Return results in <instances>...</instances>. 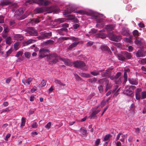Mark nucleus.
<instances>
[{
	"instance_id": "f257e3e1",
	"label": "nucleus",
	"mask_w": 146,
	"mask_h": 146,
	"mask_svg": "<svg viewBox=\"0 0 146 146\" xmlns=\"http://www.w3.org/2000/svg\"><path fill=\"white\" fill-rule=\"evenodd\" d=\"M60 59L59 56L56 53L49 54L46 58V61L48 62L49 64H55Z\"/></svg>"
},
{
	"instance_id": "f03ea898",
	"label": "nucleus",
	"mask_w": 146,
	"mask_h": 146,
	"mask_svg": "<svg viewBox=\"0 0 146 146\" xmlns=\"http://www.w3.org/2000/svg\"><path fill=\"white\" fill-rule=\"evenodd\" d=\"M24 11V10L23 8H20L15 12V14L14 15V17L17 18V19L19 20H21L25 19L27 17L26 16H23L20 18H17L18 16H20V15L22 14Z\"/></svg>"
},
{
	"instance_id": "7ed1b4c3",
	"label": "nucleus",
	"mask_w": 146,
	"mask_h": 146,
	"mask_svg": "<svg viewBox=\"0 0 146 146\" xmlns=\"http://www.w3.org/2000/svg\"><path fill=\"white\" fill-rule=\"evenodd\" d=\"M112 70V69H108L105 70H101L102 72H100L101 75L103 77H109L111 74V70Z\"/></svg>"
},
{
	"instance_id": "20e7f679",
	"label": "nucleus",
	"mask_w": 146,
	"mask_h": 146,
	"mask_svg": "<svg viewBox=\"0 0 146 146\" xmlns=\"http://www.w3.org/2000/svg\"><path fill=\"white\" fill-rule=\"evenodd\" d=\"M74 67L76 68H82L86 66L84 62L81 61H77L73 63Z\"/></svg>"
},
{
	"instance_id": "39448f33",
	"label": "nucleus",
	"mask_w": 146,
	"mask_h": 146,
	"mask_svg": "<svg viewBox=\"0 0 146 146\" xmlns=\"http://www.w3.org/2000/svg\"><path fill=\"white\" fill-rule=\"evenodd\" d=\"M52 36V33H42L41 35L40 36H38L37 37L40 40L43 39L45 38H48L49 37Z\"/></svg>"
},
{
	"instance_id": "423d86ee",
	"label": "nucleus",
	"mask_w": 146,
	"mask_h": 146,
	"mask_svg": "<svg viewBox=\"0 0 146 146\" xmlns=\"http://www.w3.org/2000/svg\"><path fill=\"white\" fill-rule=\"evenodd\" d=\"M49 50L48 49H41L39 51V57L40 58H42L45 57H47L48 55L46 54V52H49Z\"/></svg>"
},
{
	"instance_id": "0eeeda50",
	"label": "nucleus",
	"mask_w": 146,
	"mask_h": 146,
	"mask_svg": "<svg viewBox=\"0 0 146 146\" xmlns=\"http://www.w3.org/2000/svg\"><path fill=\"white\" fill-rule=\"evenodd\" d=\"M109 37L110 40L115 42H118L121 39L120 36H117L113 34L110 35Z\"/></svg>"
},
{
	"instance_id": "6e6552de",
	"label": "nucleus",
	"mask_w": 146,
	"mask_h": 146,
	"mask_svg": "<svg viewBox=\"0 0 146 146\" xmlns=\"http://www.w3.org/2000/svg\"><path fill=\"white\" fill-rule=\"evenodd\" d=\"M122 53L124 55L126 59L129 60L131 59L132 57L131 54L126 51H122Z\"/></svg>"
},
{
	"instance_id": "1a4fd4ad",
	"label": "nucleus",
	"mask_w": 146,
	"mask_h": 146,
	"mask_svg": "<svg viewBox=\"0 0 146 146\" xmlns=\"http://www.w3.org/2000/svg\"><path fill=\"white\" fill-rule=\"evenodd\" d=\"M50 3L49 1L46 0H37V4L44 5V6L48 5Z\"/></svg>"
},
{
	"instance_id": "9d476101",
	"label": "nucleus",
	"mask_w": 146,
	"mask_h": 146,
	"mask_svg": "<svg viewBox=\"0 0 146 146\" xmlns=\"http://www.w3.org/2000/svg\"><path fill=\"white\" fill-rule=\"evenodd\" d=\"M136 56L137 57H141L145 56V54L144 51L141 50H139L136 52Z\"/></svg>"
},
{
	"instance_id": "9b49d317",
	"label": "nucleus",
	"mask_w": 146,
	"mask_h": 146,
	"mask_svg": "<svg viewBox=\"0 0 146 146\" xmlns=\"http://www.w3.org/2000/svg\"><path fill=\"white\" fill-rule=\"evenodd\" d=\"M117 57L118 60L120 61H125L126 58L121 52V54H117Z\"/></svg>"
},
{
	"instance_id": "f8f14e48",
	"label": "nucleus",
	"mask_w": 146,
	"mask_h": 146,
	"mask_svg": "<svg viewBox=\"0 0 146 146\" xmlns=\"http://www.w3.org/2000/svg\"><path fill=\"white\" fill-rule=\"evenodd\" d=\"M50 8L46 7H43L40 8H37V13H41L43 12L47 11Z\"/></svg>"
},
{
	"instance_id": "ddd939ff",
	"label": "nucleus",
	"mask_w": 146,
	"mask_h": 146,
	"mask_svg": "<svg viewBox=\"0 0 146 146\" xmlns=\"http://www.w3.org/2000/svg\"><path fill=\"white\" fill-rule=\"evenodd\" d=\"M30 31H29V33L32 36H36V31L33 27H30Z\"/></svg>"
},
{
	"instance_id": "4468645a",
	"label": "nucleus",
	"mask_w": 146,
	"mask_h": 146,
	"mask_svg": "<svg viewBox=\"0 0 146 146\" xmlns=\"http://www.w3.org/2000/svg\"><path fill=\"white\" fill-rule=\"evenodd\" d=\"M115 26L112 25H108L106 26L105 28L108 31H110L113 30L114 29Z\"/></svg>"
},
{
	"instance_id": "2eb2a0df",
	"label": "nucleus",
	"mask_w": 146,
	"mask_h": 146,
	"mask_svg": "<svg viewBox=\"0 0 146 146\" xmlns=\"http://www.w3.org/2000/svg\"><path fill=\"white\" fill-rule=\"evenodd\" d=\"M128 80L129 83L132 85H137L138 84V82L136 79L130 78H128Z\"/></svg>"
},
{
	"instance_id": "dca6fc26",
	"label": "nucleus",
	"mask_w": 146,
	"mask_h": 146,
	"mask_svg": "<svg viewBox=\"0 0 146 146\" xmlns=\"http://www.w3.org/2000/svg\"><path fill=\"white\" fill-rule=\"evenodd\" d=\"M32 80L31 78H29L28 79L25 80L23 79L22 80V82L23 84L26 85H29Z\"/></svg>"
},
{
	"instance_id": "f3484780",
	"label": "nucleus",
	"mask_w": 146,
	"mask_h": 146,
	"mask_svg": "<svg viewBox=\"0 0 146 146\" xmlns=\"http://www.w3.org/2000/svg\"><path fill=\"white\" fill-rule=\"evenodd\" d=\"M10 2L9 0H1L0 1V5L3 6L9 4Z\"/></svg>"
},
{
	"instance_id": "a211bd4d",
	"label": "nucleus",
	"mask_w": 146,
	"mask_h": 146,
	"mask_svg": "<svg viewBox=\"0 0 146 146\" xmlns=\"http://www.w3.org/2000/svg\"><path fill=\"white\" fill-rule=\"evenodd\" d=\"M101 49L104 51H107L109 53H111V51L109 48L106 46L102 45L100 47Z\"/></svg>"
},
{
	"instance_id": "6ab92c4d",
	"label": "nucleus",
	"mask_w": 146,
	"mask_h": 146,
	"mask_svg": "<svg viewBox=\"0 0 146 146\" xmlns=\"http://www.w3.org/2000/svg\"><path fill=\"white\" fill-rule=\"evenodd\" d=\"M101 72H102V71L100 70H94L93 71H91L90 73L92 75L96 76L99 75Z\"/></svg>"
},
{
	"instance_id": "aec40b11",
	"label": "nucleus",
	"mask_w": 146,
	"mask_h": 146,
	"mask_svg": "<svg viewBox=\"0 0 146 146\" xmlns=\"http://www.w3.org/2000/svg\"><path fill=\"white\" fill-rule=\"evenodd\" d=\"M106 88L105 89L106 92L109 89H111L112 87V85L110 83H109L108 79H106Z\"/></svg>"
},
{
	"instance_id": "412c9836",
	"label": "nucleus",
	"mask_w": 146,
	"mask_h": 146,
	"mask_svg": "<svg viewBox=\"0 0 146 146\" xmlns=\"http://www.w3.org/2000/svg\"><path fill=\"white\" fill-rule=\"evenodd\" d=\"M62 60L64 62L65 65L70 66L72 65V63L70 60L68 59H62Z\"/></svg>"
},
{
	"instance_id": "4be33fe9",
	"label": "nucleus",
	"mask_w": 146,
	"mask_h": 146,
	"mask_svg": "<svg viewBox=\"0 0 146 146\" xmlns=\"http://www.w3.org/2000/svg\"><path fill=\"white\" fill-rule=\"evenodd\" d=\"M100 111V110H97L93 111L90 116V118L91 119L94 118L96 116V115L99 113Z\"/></svg>"
},
{
	"instance_id": "5701e85b",
	"label": "nucleus",
	"mask_w": 146,
	"mask_h": 146,
	"mask_svg": "<svg viewBox=\"0 0 146 146\" xmlns=\"http://www.w3.org/2000/svg\"><path fill=\"white\" fill-rule=\"evenodd\" d=\"M14 38L15 40H17V41H21L23 39V38L21 35L17 34L15 36Z\"/></svg>"
},
{
	"instance_id": "b1692460",
	"label": "nucleus",
	"mask_w": 146,
	"mask_h": 146,
	"mask_svg": "<svg viewBox=\"0 0 146 146\" xmlns=\"http://www.w3.org/2000/svg\"><path fill=\"white\" fill-rule=\"evenodd\" d=\"M79 43V42H75L70 44L68 48V49H70L76 46Z\"/></svg>"
},
{
	"instance_id": "393cba45",
	"label": "nucleus",
	"mask_w": 146,
	"mask_h": 146,
	"mask_svg": "<svg viewBox=\"0 0 146 146\" xmlns=\"http://www.w3.org/2000/svg\"><path fill=\"white\" fill-rule=\"evenodd\" d=\"M80 132L83 135L87 136V130L84 127L81 128L80 129Z\"/></svg>"
},
{
	"instance_id": "a878e982",
	"label": "nucleus",
	"mask_w": 146,
	"mask_h": 146,
	"mask_svg": "<svg viewBox=\"0 0 146 146\" xmlns=\"http://www.w3.org/2000/svg\"><path fill=\"white\" fill-rule=\"evenodd\" d=\"M134 41L135 43L137 45H140L141 43V39L138 37L135 38Z\"/></svg>"
},
{
	"instance_id": "bb28decb",
	"label": "nucleus",
	"mask_w": 146,
	"mask_h": 146,
	"mask_svg": "<svg viewBox=\"0 0 146 146\" xmlns=\"http://www.w3.org/2000/svg\"><path fill=\"white\" fill-rule=\"evenodd\" d=\"M6 43L8 45H10L12 43L11 38V36H9L5 39Z\"/></svg>"
},
{
	"instance_id": "cd10ccee",
	"label": "nucleus",
	"mask_w": 146,
	"mask_h": 146,
	"mask_svg": "<svg viewBox=\"0 0 146 146\" xmlns=\"http://www.w3.org/2000/svg\"><path fill=\"white\" fill-rule=\"evenodd\" d=\"M133 35L134 36L135 38L138 37L139 36L140 33H139L137 30H135L133 32Z\"/></svg>"
},
{
	"instance_id": "c85d7f7f",
	"label": "nucleus",
	"mask_w": 146,
	"mask_h": 146,
	"mask_svg": "<svg viewBox=\"0 0 146 146\" xmlns=\"http://www.w3.org/2000/svg\"><path fill=\"white\" fill-rule=\"evenodd\" d=\"M121 34L123 36H127L129 35V31L125 29H122Z\"/></svg>"
},
{
	"instance_id": "c756f323",
	"label": "nucleus",
	"mask_w": 146,
	"mask_h": 146,
	"mask_svg": "<svg viewBox=\"0 0 146 146\" xmlns=\"http://www.w3.org/2000/svg\"><path fill=\"white\" fill-rule=\"evenodd\" d=\"M54 82L56 84H58L59 86H64L66 85L62 83L60 80L55 79L54 80Z\"/></svg>"
},
{
	"instance_id": "7c9ffc66",
	"label": "nucleus",
	"mask_w": 146,
	"mask_h": 146,
	"mask_svg": "<svg viewBox=\"0 0 146 146\" xmlns=\"http://www.w3.org/2000/svg\"><path fill=\"white\" fill-rule=\"evenodd\" d=\"M46 80H42L41 84H39L38 86V87L40 88H41L44 86L46 84Z\"/></svg>"
},
{
	"instance_id": "2f4dec72",
	"label": "nucleus",
	"mask_w": 146,
	"mask_h": 146,
	"mask_svg": "<svg viewBox=\"0 0 146 146\" xmlns=\"http://www.w3.org/2000/svg\"><path fill=\"white\" fill-rule=\"evenodd\" d=\"M118 87V86H116L115 88V89H114L113 91H112L111 90H110L108 92H107V93L106 94V96H109L111 93V92H112L113 93H114L115 92L117 89V88Z\"/></svg>"
},
{
	"instance_id": "473e14b6",
	"label": "nucleus",
	"mask_w": 146,
	"mask_h": 146,
	"mask_svg": "<svg viewBox=\"0 0 146 146\" xmlns=\"http://www.w3.org/2000/svg\"><path fill=\"white\" fill-rule=\"evenodd\" d=\"M20 44V42H17L14 43V48L16 50H17L19 48V46Z\"/></svg>"
},
{
	"instance_id": "72a5a7b5",
	"label": "nucleus",
	"mask_w": 146,
	"mask_h": 146,
	"mask_svg": "<svg viewBox=\"0 0 146 146\" xmlns=\"http://www.w3.org/2000/svg\"><path fill=\"white\" fill-rule=\"evenodd\" d=\"M141 98L142 99L146 98V91H143L141 92Z\"/></svg>"
},
{
	"instance_id": "f704fd0d",
	"label": "nucleus",
	"mask_w": 146,
	"mask_h": 146,
	"mask_svg": "<svg viewBox=\"0 0 146 146\" xmlns=\"http://www.w3.org/2000/svg\"><path fill=\"white\" fill-rule=\"evenodd\" d=\"M135 97L136 99L137 100H140L141 97L140 93L139 92H135Z\"/></svg>"
},
{
	"instance_id": "c9c22d12",
	"label": "nucleus",
	"mask_w": 146,
	"mask_h": 146,
	"mask_svg": "<svg viewBox=\"0 0 146 146\" xmlns=\"http://www.w3.org/2000/svg\"><path fill=\"white\" fill-rule=\"evenodd\" d=\"M33 3H36V0H28L26 1V3L31 4Z\"/></svg>"
},
{
	"instance_id": "e433bc0d",
	"label": "nucleus",
	"mask_w": 146,
	"mask_h": 146,
	"mask_svg": "<svg viewBox=\"0 0 146 146\" xmlns=\"http://www.w3.org/2000/svg\"><path fill=\"white\" fill-rule=\"evenodd\" d=\"M22 122L21 123V126L23 127L25 126V122L26 119L23 117H22L21 118Z\"/></svg>"
},
{
	"instance_id": "4c0bfd02",
	"label": "nucleus",
	"mask_w": 146,
	"mask_h": 146,
	"mask_svg": "<svg viewBox=\"0 0 146 146\" xmlns=\"http://www.w3.org/2000/svg\"><path fill=\"white\" fill-rule=\"evenodd\" d=\"M74 13H77L81 15H84L85 14V12L83 10H79L77 11H72L71 12H73Z\"/></svg>"
},
{
	"instance_id": "58836bf2",
	"label": "nucleus",
	"mask_w": 146,
	"mask_h": 146,
	"mask_svg": "<svg viewBox=\"0 0 146 146\" xmlns=\"http://www.w3.org/2000/svg\"><path fill=\"white\" fill-rule=\"evenodd\" d=\"M13 51V49L12 48H11L8 51L6 52V54L5 55V57H6L9 56L10 54Z\"/></svg>"
},
{
	"instance_id": "ea45409f",
	"label": "nucleus",
	"mask_w": 146,
	"mask_h": 146,
	"mask_svg": "<svg viewBox=\"0 0 146 146\" xmlns=\"http://www.w3.org/2000/svg\"><path fill=\"white\" fill-rule=\"evenodd\" d=\"M97 79L94 78L92 79L90 78L88 80V82L90 83H92L93 82H95L97 81Z\"/></svg>"
},
{
	"instance_id": "a19ab883",
	"label": "nucleus",
	"mask_w": 146,
	"mask_h": 146,
	"mask_svg": "<svg viewBox=\"0 0 146 146\" xmlns=\"http://www.w3.org/2000/svg\"><path fill=\"white\" fill-rule=\"evenodd\" d=\"M5 17L2 15H0V24L3 23L4 22Z\"/></svg>"
},
{
	"instance_id": "79ce46f5",
	"label": "nucleus",
	"mask_w": 146,
	"mask_h": 146,
	"mask_svg": "<svg viewBox=\"0 0 146 146\" xmlns=\"http://www.w3.org/2000/svg\"><path fill=\"white\" fill-rule=\"evenodd\" d=\"M24 54L25 57L28 58H29L31 56V54L30 53L27 52H25L24 53Z\"/></svg>"
},
{
	"instance_id": "37998d69",
	"label": "nucleus",
	"mask_w": 146,
	"mask_h": 146,
	"mask_svg": "<svg viewBox=\"0 0 146 146\" xmlns=\"http://www.w3.org/2000/svg\"><path fill=\"white\" fill-rule=\"evenodd\" d=\"M98 36L99 38H104L106 37V35L103 33H100L98 34Z\"/></svg>"
},
{
	"instance_id": "c03bdc74",
	"label": "nucleus",
	"mask_w": 146,
	"mask_h": 146,
	"mask_svg": "<svg viewBox=\"0 0 146 146\" xmlns=\"http://www.w3.org/2000/svg\"><path fill=\"white\" fill-rule=\"evenodd\" d=\"M111 135L110 134H108L106 135L104 138V141H107L109 139Z\"/></svg>"
},
{
	"instance_id": "a18cd8bd",
	"label": "nucleus",
	"mask_w": 146,
	"mask_h": 146,
	"mask_svg": "<svg viewBox=\"0 0 146 146\" xmlns=\"http://www.w3.org/2000/svg\"><path fill=\"white\" fill-rule=\"evenodd\" d=\"M33 41V40L32 39L29 40L25 42L24 43V45H28L32 43Z\"/></svg>"
},
{
	"instance_id": "49530a36",
	"label": "nucleus",
	"mask_w": 146,
	"mask_h": 146,
	"mask_svg": "<svg viewBox=\"0 0 146 146\" xmlns=\"http://www.w3.org/2000/svg\"><path fill=\"white\" fill-rule=\"evenodd\" d=\"M123 77L124 78V82H126L127 81V73L124 72Z\"/></svg>"
},
{
	"instance_id": "de8ad7c7",
	"label": "nucleus",
	"mask_w": 146,
	"mask_h": 146,
	"mask_svg": "<svg viewBox=\"0 0 146 146\" xmlns=\"http://www.w3.org/2000/svg\"><path fill=\"white\" fill-rule=\"evenodd\" d=\"M59 31L60 33L63 31L67 32L68 31V29L65 28L63 27L60 29Z\"/></svg>"
},
{
	"instance_id": "09e8293b",
	"label": "nucleus",
	"mask_w": 146,
	"mask_h": 146,
	"mask_svg": "<svg viewBox=\"0 0 146 146\" xmlns=\"http://www.w3.org/2000/svg\"><path fill=\"white\" fill-rule=\"evenodd\" d=\"M98 89L100 93L103 92V88L102 85H100L98 87Z\"/></svg>"
},
{
	"instance_id": "8fccbe9b",
	"label": "nucleus",
	"mask_w": 146,
	"mask_h": 146,
	"mask_svg": "<svg viewBox=\"0 0 146 146\" xmlns=\"http://www.w3.org/2000/svg\"><path fill=\"white\" fill-rule=\"evenodd\" d=\"M54 42L53 40H48L45 42L46 44H53Z\"/></svg>"
},
{
	"instance_id": "3c124183",
	"label": "nucleus",
	"mask_w": 146,
	"mask_h": 146,
	"mask_svg": "<svg viewBox=\"0 0 146 146\" xmlns=\"http://www.w3.org/2000/svg\"><path fill=\"white\" fill-rule=\"evenodd\" d=\"M95 18L97 19V21L98 23H101L103 21L102 19L99 18H98L97 16H96Z\"/></svg>"
},
{
	"instance_id": "603ef678",
	"label": "nucleus",
	"mask_w": 146,
	"mask_h": 146,
	"mask_svg": "<svg viewBox=\"0 0 146 146\" xmlns=\"http://www.w3.org/2000/svg\"><path fill=\"white\" fill-rule=\"evenodd\" d=\"M9 111H10V110L9 109V108H5V109H3L1 111V113H3L7 112Z\"/></svg>"
},
{
	"instance_id": "864d4df0",
	"label": "nucleus",
	"mask_w": 146,
	"mask_h": 146,
	"mask_svg": "<svg viewBox=\"0 0 146 146\" xmlns=\"http://www.w3.org/2000/svg\"><path fill=\"white\" fill-rule=\"evenodd\" d=\"M51 125V122H49L47 124L45 125V127L47 129H50V126Z\"/></svg>"
},
{
	"instance_id": "5fc2aeb1",
	"label": "nucleus",
	"mask_w": 146,
	"mask_h": 146,
	"mask_svg": "<svg viewBox=\"0 0 146 146\" xmlns=\"http://www.w3.org/2000/svg\"><path fill=\"white\" fill-rule=\"evenodd\" d=\"M100 142V139H98L95 142V145L98 146Z\"/></svg>"
},
{
	"instance_id": "6e6d98bb",
	"label": "nucleus",
	"mask_w": 146,
	"mask_h": 146,
	"mask_svg": "<svg viewBox=\"0 0 146 146\" xmlns=\"http://www.w3.org/2000/svg\"><path fill=\"white\" fill-rule=\"evenodd\" d=\"M121 75V73L120 72H118L117 73L115 76V79H118Z\"/></svg>"
},
{
	"instance_id": "4d7b16f0",
	"label": "nucleus",
	"mask_w": 146,
	"mask_h": 146,
	"mask_svg": "<svg viewBox=\"0 0 146 146\" xmlns=\"http://www.w3.org/2000/svg\"><path fill=\"white\" fill-rule=\"evenodd\" d=\"M22 54L23 52L21 51H19L17 53L16 55V56L17 57H18L20 55H22Z\"/></svg>"
},
{
	"instance_id": "13d9d810",
	"label": "nucleus",
	"mask_w": 146,
	"mask_h": 146,
	"mask_svg": "<svg viewBox=\"0 0 146 146\" xmlns=\"http://www.w3.org/2000/svg\"><path fill=\"white\" fill-rule=\"evenodd\" d=\"M75 76L76 80H81V78L77 74H75Z\"/></svg>"
},
{
	"instance_id": "bf43d9fd",
	"label": "nucleus",
	"mask_w": 146,
	"mask_h": 146,
	"mask_svg": "<svg viewBox=\"0 0 146 146\" xmlns=\"http://www.w3.org/2000/svg\"><path fill=\"white\" fill-rule=\"evenodd\" d=\"M94 43V42L91 41H89L87 42L86 44V45L87 46H91L93 45Z\"/></svg>"
},
{
	"instance_id": "052dcab7",
	"label": "nucleus",
	"mask_w": 146,
	"mask_h": 146,
	"mask_svg": "<svg viewBox=\"0 0 146 146\" xmlns=\"http://www.w3.org/2000/svg\"><path fill=\"white\" fill-rule=\"evenodd\" d=\"M79 26L80 25L78 24H74L73 25V27L75 29H77Z\"/></svg>"
},
{
	"instance_id": "680f3d73",
	"label": "nucleus",
	"mask_w": 146,
	"mask_h": 146,
	"mask_svg": "<svg viewBox=\"0 0 146 146\" xmlns=\"http://www.w3.org/2000/svg\"><path fill=\"white\" fill-rule=\"evenodd\" d=\"M11 136V134L10 133H8L6 135L5 138V141H7L8 139Z\"/></svg>"
},
{
	"instance_id": "e2e57ef3",
	"label": "nucleus",
	"mask_w": 146,
	"mask_h": 146,
	"mask_svg": "<svg viewBox=\"0 0 146 146\" xmlns=\"http://www.w3.org/2000/svg\"><path fill=\"white\" fill-rule=\"evenodd\" d=\"M138 25L139 27L141 28H143L145 27L144 24L142 23H139Z\"/></svg>"
},
{
	"instance_id": "0e129e2a",
	"label": "nucleus",
	"mask_w": 146,
	"mask_h": 146,
	"mask_svg": "<svg viewBox=\"0 0 146 146\" xmlns=\"http://www.w3.org/2000/svg\"><path fill=\"white\" fill-rule=\"evenodd\" d=\"M12 79V78L9 77L6 80V82L7 84H9L11 81Z\"/></svg>"
},
{
	"instance_id": "69168bd1",
	"label": "nucleus",
	"mask_w": 146,
	"mask_h": 146,
	"mask_svg": "<svg viewBox=\"0 0 146 146\" xmlns=\"http://www.w3.org/2000/svg\"><path fill=\"white\" fill-rule=\"evenodd\" d=\"M122 134V133H119V134L117 135V137H116V141H117L119 139L120 137Z\"/></svg>"
},
{
	"instance_id": "338daca9",
	"label": "nucleus",
	"mask_w": 146,
	"mask_h": 146,
	"mask_svg": "<svg viewBox=\"0 0 146 146\" xmlns=\"http://www.w3.org/2000/svg\"><path fill=\"white\" fill-rule=\"evenodd\" d=\"M86 73H80L79 74L81 76L85 78Z\"/></svg>"
},
{
	"instance_id": "774afa93",
	"label": "nucleus",
	"mask_w": 146,
	"mask_h": 146,
	"mask_svg": "<svg viewBox=\"0 0 146 146\" xmlns=\"http://www.w3.org/2000/svg\"><path fill=\"white\" fill-rule=\"evenodd\" d=\"M75 18V16L73 15H70L68 17V19L70 20H72L74 19Z\"/></svg>"
}]
</instances>
